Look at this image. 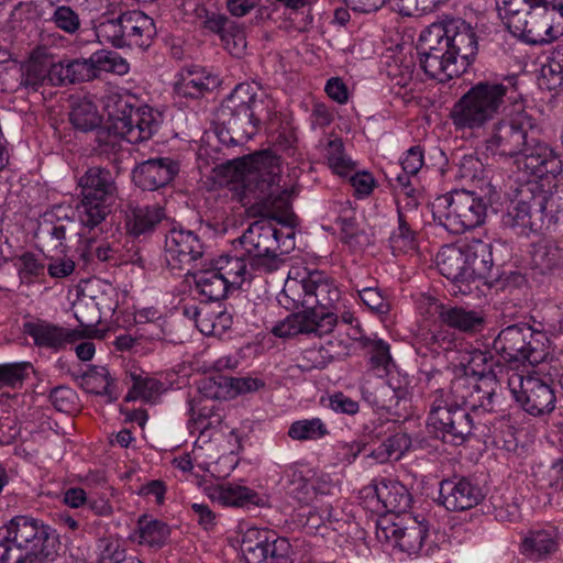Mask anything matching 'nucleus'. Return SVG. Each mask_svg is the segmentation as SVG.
I'll list each match as a JSON object with an SVG mask.
<instances>
[{
  "label": "nucleus",
  "mask_w": 563,
  "mask_h": 563,
  "mask_svg": "<svg viewBox=\"0 0 563 563\" xmlns=\"http://www.w3.org/2000/svg\"><path fill=\"white\" fill-rule=\"evenodd\" d=\"M517 77L483 80L472 86L452 107L450 119L456 131H478L493 122L485 150L494 156L516 157L518 170L527 177L563 174V154L548 144L529 140L530 118L522 111L505 113L506 104H517Z\"/></svg>",
  "instance_id": "nucleus-1"
},
{
  "label": "nucleus",
  "mask_w": 563,
  "mask_h": 563,
  "mask_svg": "<svg viewBox=\"0 0 563 563\" xmlns=\"http://www.w3.org/2000/svg\"><path fill=\"white\" fill-rule=\"evenodd\" d=\"M420 66L429 77L445 82L463 74L478 51L474 27L461 18H446L420 35Z\"/></svg>",
  "instance_id": "nucleus-2"
},
{
  "label": "nucleus",
  "mask_w": 563,
  "mask_h": 563,
  "mask_svg": "<svg viewBox=\"0 0 563 563\" xmlns=\"http://www.w3.org/2000/svg\"><path fill=\"white\" fill-rule=\"evenodd\" d=\"M228 170L238 184L241 203L260 212L284 209L294 192L292 185L282 177L279 158L271 151L231 161Z\"/></svg>",
  "instance_id": "nucleus-3"
},
{
  "label": "nucleus",
  "mask_w": 563,
  "mask_h": 563,
  "mask_svg": "<svg viewBox=\"0 0 563 563\" xmlns=\"http://www.w3.org/2000/svg\"><path fill=\"white\" fill-rule=\"evenodd\" d=\"M492 243L470 239L455 245H445L437 254V266L452 284L454 295L479 296L487 285L494 266Z\"/></svg>",
  "instance_id": "nucleus-4"
},
{
  "label": "nucleus",
  "mask_w": 563,
  "mask_h": 563,
  "mask_svg": "<svg viewBox=\"0 0 563 563\" xmlns=\"http://www.w3.org/2000/svg\"><path fill=\"white\" fill-rule=\"evenodd\" d=\"M544 177L530 180L519 190V199L512 203L505 223L517 234L529 235L543 229L550 230L563 218V199L553 191Z\"/></svg>",
  "instance_id": "nucleus-5"
},
{
  "label": "nucleus",
  "mask_w": 563,
  "mask_h": 563,
  "mask_svg": "<svg viewBox=\"0 0 563 563\" xmlns=\"http://www.w3.org/2000/svg\"><path fill=\"white\" fill-rule=\"evenodd\" d=\"M49 527L29 517L16 516L0 528V561L2 563H42Z\"/></svg>",
  "instance_id": "nucleus-6"
},
{
  "label": "nucleus",
  "mask_w": 563,
  "mask_h": 563,
  "mask_svg": "<svg viewBox=\"0 0 563 563\" xmlns=\"http://www.w3.org/2000/svg\"><path fill=\"white\" fill-rule=\"evenodd\" d=\"M108 129L129 143L150 140L161 125V114L145 106L135 108L131 97L109 93L104 98Z\"/></svg>",
  "instance_id": "nucleus-7"
},
{
  "label": "nucleus",
  "mask_w": 563,
  "mask_h": 563,
  "mask_svg": "<svg viewBox=\"0 0 563 563\" xmlns=\"http://www.w3.org/2000/svg\"><path fill=\"white\" fill-rule=\"evenodd\" d=\"M459 354L461 356L452 357V362H459L478 378L467 376L456 378L452 385L456 398L473 409L494 410L496 390L493 385L496 383L489 365L493 361L492 356L481 350H461Z\"/></svg>",
  "instance_id": "nucleus-8"
},
{
  "label": "nucleus",
  "mask_w": 563,
  "mask_h": 563,
  "mask_svg": "<svg viewBox=\"0 0 563 563\" xmlns=\"http://www.w3.org/2000/svg\"><path fill=\"white\" fill-rule=\"evenodd\" d=\"M507 27L528 44H549L563 34V0L555 5L523 3Z\"/></svg>",
  "instance_id": "nucleus-9"
},
{
  "label": "nucleus",
  "mask_w": 563,
  "mask_h": 563,
  "mask_svg": "<svg viewBox=\"0 0 563 563\" xmlns=\"http://www.w3.org/2000/svg\"><path fill=\"white\" fill-rule=\"evenodd\" d=\"M282 295L294 308L302 307L308 313L332 312L338 318L341 292L322 273L312 272L301 278L289 276Z\"/></svg>",
  "instance_id": "nucleus-10"
},
{
  "label": "nucleus",
  "mask_w": 563,
  "mask_h": 563,
  "mask_svg": "<svg viewBox=\"0 0 563 563\" xmlns=\"http://www.w3.org/2000/svg\"><path fill=\"white\" fill-rule=\"evenodd\" d=\"M81 201L77 206L79 222L86 228L101 223L114 201L118 188L112 173L100 166L89 167L79 178Z\"/></svg>",
  "instance_id": "nucleus-11"
},
{
  "label": "nucleus",
  "mask_w": 563,
  "mask_h": 563,
  "mask_svg": "<svg viewBox=\"0 0 563 563\" xmlns=\"http://www.w3.org/2000/svg\"><path fill=\"white\" fill-rule=\"evenodd\" d=\"M487 212L485 200L470 190H453L433 202V216L453 234H461L484 223Z\"/></svg>",
  "instance_id": "nucleus-12"
},
{
  "label": "nucleus",
  "mask_w": 563,
  "mask_h": 563,
  "mask_svg": "<svg viewBox=\"0 0 563 563\" xmlns=\"http://www.w3.org/2000/svg\"><path fill=\"white\" fill-rule=\"evenodd\" d=\"M464 407L450 404L443 390H437L430 406L428 426L434 435L443 442L462 444L473 432L474 417L470 410L477 412L463 401Z\"/></svg>",
  "instance_id": "nucleus-13"
},
{
  "label": "nucleus",
  "mask_w": 563,
  "mask_h": 563,
  "mask_svg": "<svg viewBox=\"0 0 563 563\" xmlns=\"http://www.w3.org/2000/svg\"><path fill=\"white\" fill-rule=\"evenodd\" d=\"M101 42L114 47L146 48L151 45L156 27L152 18L139 10H130L117 18L102 20L96 27Z\"/></svg>",
  "instance_id": "nucleus-14"
},
{
  "label": "nucleus",
  "mask_w": 563,
  "mask_h": 563,
  "mask_svg": "<svg viewBox=\"0 0 563 563\" xmlns=\"http://www.w3.org/2000/svg\"><path fill=\"white\" fill-rule=\"evenodd\" d=\"M494 349L507 361L537 365L549 355L545 333L527 323H517L503 329L494 340Z\"/></svg>",
  "instance_id": "nucleus-15"
},
{
  "label": "nucleus",
  "mask_w": 563,
  "mask_h": 563,
  "mask_svg": "<svg viewBox=\"0 0 563 563\" xmlns=\"http://www.w3.org/2000/svg\"><path fill=\"white\" fill-rule=\"evenodd\" d=\"M256 93L250 84H240L225 100L222 113L225 120L227 132L219 133L220 141L236 145L250 140L257 129L258 120L255 118Z\"/></svg>",
  "instance_id": "nucleus-16"
},
{
  "label": "nucleus",
  "mask_w": 563,
  "mask_h": 563,
  "mask_svg": "<svg viewBox=\"0 0 563 563\" xmlns=\"http://www.w3.org/2000/svg\"><path fill=\"white\" fill-rule=\"evenodd\" d=\"M278 233V230L269 221L257 220L250 224L234 243L262 272H274L283 263L277 254Z\"/></svg>",
  "instance_id": "nucleus-17"
},
{
  "label": "nucleus",
  "mask_w": 563,
  "mask_h": 563,
  "mask_svg": "<svg viewBox=\"0 0 563 563\" xmlns=\"http://www.w3.org/2000/svg\"><path fill=\"white\" fill-rule=\"evenodd\" d=\"M427 534V525L411 517L407 521L396 522L385 516L376 522L375 537L385 551H398L408 555L417 554L421 550Z\"/></svg>",
  "instance_id": "nucleus-18"
},
{
  "label": "nucleus",
  "mask_w": 563,
  "mask_h": 563,
  "mask_svg": "<svg viewBox=\"0 0 563 563\" xmlns=\"http://www.w3.org/2000/svg\"><path fill=\"white\" fill-rule=\"evenodd\" d=\"M507 375L508 389L526 412L542 416L555 408V395L547 382L533 374L523 375L515 371Z\"/></svg>",
  "instance_id": "nucleus-19"
},
{
  "label": "nucleus",
  "mask_w": 563,
  "mask_h": 563,
  "mask_svg": "<svg viewBox=\"0 0 563 563\" xmlns=\"http://www.w3.org/2000/svg\"><path fill=\"white\" fill-rule=\"evenodd\" d=\"M284 486L291 498L303 505L313 503L318 496L330 495L334 489L329 474L295 466L285 472Z\"/></svg>",
  "instance_id": "nucleus-20"
},
{
  "label": "nucleus",
  "mask_w": 563,
  "mask_h": 563,
  "mask_svg": "<svg viewBox=\"0 0 563 563\" xmlns=\"http://www.w3.org/2000/svg\"><path fill=\"white\" fill-rule=\"evenodd\" d=\"M336 317L332 312L308 313L306 310L287 316L272 328L278 338H292L299 334L323 336L333 331Z\"/></svg>",
  "instance_id": "nucleus-21"
},
{
  "label": "nucleus",
  "mask_w": 563,
  "mask_h": 563,
  "mask_svg": "<svg viewBox=\"0 0 563 563\" xmlns=\"http://www.w3.org/2000/svg\"><path fill=\"white\" fill-rule=\"evenodd\" d=\"M165 260L172 269H185L199 260L205 246L198 234L183 228H173L165 236Z\"/></svg>",
  "instance_id": "nucleus-22"
},
{
  "label": "nucleus",
  "mask_w": 563,
  "mask_h": 563,
  "mask_svg": "<svg viewBox=\"0 0 563 563\" xmlns=\"http://www.w3.org/2000/svg\"><path fill=\"white\" fill-rule=\"evenodd\" d=\"M482 489L466 478L444 479L440 484L439 500L450 511H463L477 506Z\"/></svg>",
  "instance_id": "nucleus-23"
},
{
  "label": "nucleus",
  "mask_w": 563,
  "mask_h": 563,
  "mask_svg": "<svg viewBox=\"0 0 563 563\" xmlns=\"http://www.w3.org/2000/svg\"><path fill=\"white\" fill-rule=\"evenodd\" d=\"M178 173L172 158H151L140 163L132 172L134 184L143 190H156L168 185Z\"/></svg>",
  "instance_id": "nucleus-24"
},
{
  "label": "nucleus",
  "mask_w": 563,
  "mask_h": 563,
  "mask_svg": "<svg viewBox=\"0 0 563 563\" xmlns=\"http://www.w3.org/2000/svg\"><path fill=\"white\" fill-rule=\"evenodd\" d=\"M233 245V254H223L211 263L233 289H239L245 283H250L255 272L261 271V268L253 265V261L244 255L234 242Z\"/></svg>",
  "instance_id": "nucleus-25"
},
{
  "label": "nucleus",
  "mask_w": 563,
  "mask_h": 563,
  "mask_svg": "<svg viewBox=\"0 0 563 563\" xmlns=\"http://www.w3.org/2000/svg\"><path fill=\"white\" fill-rule=\"evenodd\" d=\"M219 79L206 68L192 65L181 68L176 75L174 91L184 98L197 99L214 89Z\"/></svg>",
  "instance_id": "nucleus-26"
},
{
  "label": "nucleus",
  "mask_w": 563,
  "mask_h": 563,
  "mask_svg": "<svg viewBox=\"0 0 563 563\" xmlns=\"http://www.w3.org/2000/svg\"><path fill=\"white\" fill-rule=\"evenodd\" d=\"M430 309L444 324L459 331L476 333L484 328L485 319L481 311L443 305L434 299H430Z\"/></svg>",
  "instance_id": "nucleus-27"
},
{
  "label": "nucleus",
  "mask_w": 563,
  "mask_h": 563,
  "mask_svg": "<svg viewBox=\"0 0 563 563\" xmlns=\"http://www.w3.org/2000/svg\"><path fill=\"white\" fill-rule=\"evenodd\" d=\"M23 330L33 339L35 345L52 350H59L78 336L76 331L40 319L25 322Z\"/></svg>",
  "instance_id": "nucleus-28"
},
{
  "label": "nucleus",
  "mask_w": 563,
  "mask_h": 563,
  "mask_svg": "<svg viewBox=\"0 0 563 563\" xmlns=\"http://www.w3.org/2000/svg\"><path fill=\"white\" fill-rule=\"evenodd\" d=\"M69 211L71 210L68 207L55 206L51 211L46 212L38 227V239L51 242L54 249L63 246L67 232L74 227Z\"/></svg>",
  "instance_id": "nucleus-29"
},
{
  "label": "nucleus",
  "mask_w": 563,
  "mask_h": 563,
  "mask_svg": "<svg viewBox=\"0 0 563 563\" xmlns=\"http://www.w3.org/2000/svg\"><path fill=\"white\" fill-rule=\"evenodd\" d=\"M374 494L382 504V510L402 514L410 507L411 496L408 489L393 478H380L374 484Z\"/></svg>",
  "instance_id": "nucleus-30"
},
{
  "label": "nucleus",
  "mask_w": 563,
  "mask_h": 563,
  "mask_svg": "<svg viewBox=\"0 0 563 563\" xmlns=\"http://www.w3.org/2000/svg\"><path fill=\"white\" fill-rule=\"evenodd\" d=\"M96 77L95 63L90 62V56L52 65L51 84L54 86L89 81Z\"/></svg>",
  "instance_id": "nucleus-31"
},
{
  "label": "nucleus",
  "mask_w": 563,
  "mask_h": 563,
  "mask_svg": "<svg viewBox=\"0 0 563 563\" xmlns=\"http://www.w3.org/2000/svg\"><path fill=\"white\" fill-rule=\"evenodd\" d=\"M561 533L556 527L545 526L528 532L521 542L522 552L531 559L540 560L558 550Z\"/></svg>",
  "instance_id": "nucleus-32"
},
{
  "label": "nucleus",
  "mask_w": 563,
  "mask_h": 563,
  "mask_svg": "<svg viewBox=\"0 0 563 563\" xmlns=\"http://www.w3.org/2000/svg\"><path fill=\"white\" fill-rule=\"evenodd\" d=\"M290 544L285 538L267 537L262 544L242 551L246 563H288Z\"/></svg>",
  "instance_id": "nucleus-33"
},
{
  "label": "nucleus",
  "mask_w": 563,
  "mask_h": 563,
  "mask_svg": "<svg viewBox=\"0 0 563 563\" xmlns=\"http://www.w3.org/2000/svg\"><path fill=\"white\" fill-rule=\"evenodd\" d=\"M207 496L221 506L244 507L258 505L260 496L246 486L225 483L206 488Z\"/></svg>",
  "instance_id": "nucleus-34"
},
{
  "label": "nucleus",
  "mask_w": 563,
  "mask_h": 563,
  "mask_svg": "<svg viewBox=\"0 0 563 563\" xmlns=\"http://www.w3.org/2000/svg\"><path fill=\"white\" fill-rule=\"evenodd\" d=\"M318 151L333 174L346 177L354 172L355 163L345 153L344 144L340 137L320 140Z\"/></svg>",
  "instance_id": "nucleus-35"
},
{
  "label": "nucleus",
  "mask_w": 563,
  "mask_h": 563,
  "mask_svg": "<svg viewBox=\"0 0 563 563\" xmlns=\"http://www.w3.org/2000/svg\"><path fill=\"white\" fill-rule=\"evenodd\" d=\"M188 411L190 415L189 427L192 432L197 431L203 434L219 428L223 420V415L214 402L192 398L188 400Z\"/></svg>",
  "instance_id": "nucleus-36"
},
{
  "label": "nucleus",
  "mask_w": 563,
  "mask_h": 563,
  "mask_svg": "<svg viewBox=\"0 0 563 563\" xmlns=\"http://www.w3.org/2000/svg\"><path fill=\"white\" fill-rule=\"evenodd\" d=\"M196 290L206 300L217 301L223 299L227 294L233 289L229 283H227L223 275L216 271L214 265L205 269H200L194 275Z\"/></svg>",
  "instance_id": "nucleus-37"
},
{
  "label": "nucleus",
  "mask_w": 563,
  "mask_h": 563,
  "mask_svg": "<svg viewBox=\"0 0 563 563\" xmlns=\"http://www.w3.org/2000/svg\"><path fill=\"white\" fill-rule=\"evenodd\" d=\"M532 263L541 273L563 267V235L537 242L533 245Z\"/></svg>",
  "instance_id": "nucleus-38"
},
{
  "label": "nucleus",
  "mask_w": 563,
  "mask_h": 563,
  "mask_svg": "<svg viewBox=\"0 0 563 563\" xmlns=\"http://www.w3.org/2000/svg\"><path fill=\"white\" fill-rule=\"evenodd\" d=\"M164 218V210L157 205L136 206L126 214V228L131 235L139 236L152 232Z\"/></svg>",
  "instance_id": "nucleus-39"
},
{
  "label": "nucleus",
  "mask_w": 563,
  "mask_h": 563,
  "mask_svg": "<svg viewBox=\"0 0 563 563\" xmlns=\"http://www.w3.org/2000/svg\"><path fill=\"white\" fill-rule=\"evenodd\" d=\"M422 344L434 355H444L452 362L455 354L461 353L462 341L450 329L440 328L422 335Z\"/></svg>",
  "instance_id": "nucleus-40"
},
{
  "label": "nucleus",
  "mask_w": 563,
  "mask_h": 563,
  "mask_svg": "<svg viewBox=\"0 0 563 563\" xmlns=\"http://www.w3.org/2000/svg\"><path fill=\"white\" fill-rule=\"evenodd\" d=\"M169 534L170 530L166 523L144 515L139 518L137 528L130 534V539L143 545L162 547Z\"/></svg>",
  "instance_id": "nucleus-41"
},
{
  "label": "nucleus",
  "mask_w": 563,
  "mask_h": 563,
  "mask_svg": "<svg viewBox=\"0 0 563 563\" xmlns=\"http://www.w3.org/2000/svg\"><path fill=\"white\" fill-rule=\"evenodd\" d=\"M69 121L76 130L89 132L100 126L102 118L91 100L76 98L71 102Z\"/></svg>",
  "instance_id": "nucleus-42"
},
{
  "label": "nucleus",
  "mask_w": 563,
  "mask_h": 563,
  "mask_svg": "<svg viewBox=\"0 0 563 563\" xmlns=\"http://www.w3.org/2000/svg\"><path fill=\"white\" fill-rule=\"evenodd\" d=\"M81 387L96 395L107 396L110 401L118 398V390L108 368L95 366L81 376Z\"/></svg>",
  "instance_id": "nucleus-43"
},
{
  "label": "nucleus",
  "mask_w": 563,
  "mask_h": 563,
  "mask_svg": "<svg viewBox=\"0 0 563 563\" xmlns=\"http://www.w3.org/2000/svg\"><path fill=\"white\" fill-rule=\"evenodd\" d=\"M196 324L205 335L222 336L232 325V316L225 310L196 311Z\"/></svg>",
  "instance_id": "nucleus-44"
},
{
  "label": "nucleus",
  "mask_w": 563,
  "mask_h": 563,
  "mask_svg": "<svg viewBox=\"0 0 563 563\" xmlns=\"http://www.w3.org/2000/svg\"><path fill=\"white\" fill-rule=\"evenodd\" d=\"M409 437L405 433H396L375 448L371 453V457L377 463H386L391 460L397 461L409 449Z\"/></svg>",
  "instance_id": "nucleus-45"
},
{
  "label": "nucleus",
  "mask_w": 563,
  "mask_h": 563,
  "mask_svg": "<svg viewBox=\"0 0 563 563\" xmlns=\"http://www.w3.org/2000/svg\"><path fill=\"white\" fill-rule=\"evenodd\" d=\"M294 441H318L329 434L325 423L320 418L294 421L287 432Z\"/></svg>",
  "instance_id": "nucleus-46"
},
{
  "label": "nucleus",
  "mask_w": 563,
  "mask_h": 563,
  "mask_svg": "<svg viewBox=\"0 0 563 563\" xmlns=\"http://www.w3.org/2000/svg\"><path fill=\"white\" fill-rule=\"evenodd\" d=\"M90 62L95 63L96 75L100 73H112L123 76L129 73L130 65L119 53L100 49L90 55Z\"/></svg>",
  "instance_id": "nucleus-47"
},
{
  "label": "nucleus",
  "mask_w": 563,
  "mask_h": 563,
  "mask_svg": "<svg viewBox=\"0 0 563 563\" xmlns=\"http://www.w3.org/2000/svg\"><path fill=\"white\" fill-rule=\"evenodd\" d=\"M389 243L395 254L408 252L416 246V232L400 209H398V227L391 232Z\"/></svg>",
  "instance_id": "nucleus-48"
},
{
  "label": "nucleus",
  "mask_w": 563,
  "mask_h": 563,
  "mask_svg": "<svg viewBox=\"0 0 563 563\" xmlns=\"http://www.w3.org/2000/svg\"><path fill=\"white\" fill-rule=\"evenodd\" d=\"M223 380H228V376H211L200 379L197 387L199 396L195 398L208 402H214L218 399H229V383Z\"/></svg>",
  "instance_id": "nucleus-49"
},
{
  "label": "nucleus",
  "mask_w": 563,
  "mask_h": 563,
  "mask_svg": "<svg viewBox=\"0 0 563 563\" xmlns=\"http://www.w3.org/2000/svg\"><path fill=\"white\" fill-rule=\"evenodd\" d=\"M164 391V384L156 378H135L125 400L131 401L142 399L146 402H155Z\"/></svg>",
  "instance_id": "nucleus-50"
},
{
  "label": "nucleus",
  "mask_w": 563,
  "mask_h": 563,
  "mask_svg": "<svg viewBox=\"0 0 563 563\" xmlns=\"http://www.w3.org/2000/svg\"><path fill=\"white\" fill-rule=\"evenodd\" d=\"M371 368L377 376L389 374L393 361L389 353V345L382 339H375L371 344Z\"/></svg>",
  "instance_id": "nucleus-51"
},
{
  "label": "nucleus",
  "mask_w": 563,
  "mask_h": 563,
  "mask_svg": "<svg viewBox=\"0 0 563 563\" xmlns=\"http://www.w3.org/2000/svg\"><path fill=\"white\" fill-rule=\"evenodd\" d=\"M99 563H124L125 548L123 540L117 537H107L99 540Z\"/></svg>",
  "instance_id": "nucleus-52"
},
{
  "label": "nucleus",
  "mask_w": 563,
  "mask_h": 563,
  "mask_svg": "<svg viewBox=\"0 0 563 563\" xmlns=\"http://www.w3.org/2000/svg\"><path fill=\"white\" fill-rule=\"evenodd\" d=\"M16 268L22 280L38 276L44 271V263L37 255L31 252H24L10 258Z\"/></svg>",
  "instance_id": "nucleus-53"
},
{
  "label": "nucleus",
  "mask_w": 563,
  "mask_h": 563,
  "mask_svg": "<svg viewBox=\"0 0 563 563\" xmlns=\"http://www.w3.org/2000/svg\"><path fill=\"white\" fill-rule=\"evenodd\" d=\"M49 401L60 412L70 413L77 407V394L67 386H57L49 393Z\"/></svg>",
  "instance_id": "nucleus-54"
},
{
  "label": "nucleus",
  "mask_w": 563,
  "mask_h": 563,
  "mask_svg": "<svg viewBox=\"0 0 563 563\" xmlns=\"http://www.w3.org/2000/svg\"><path fill=\"white\" fill-rule=\"evenodd\" d=\"M338 223L341 229V240L351 249L357 250L367 243V236L360 232L353 218H339Z\"/></svg>",
  "instance_id": "nucleus-55"
},
{
  "label": "nucleus",
  "mask_w": 563,
  "mask_h": 563,
  "mask_svg": "<svg viewBox=\"0 0 563 563\" xmlns=\"http://www.w3.org/2000/svg\"><path fill=\"white\" fill-rule=\"evenodd\" d=\"M30 368L31 364L27 362L0 365V387L21 385Z\"/></svg>",
  "instance_id": "nucleus-56"
},
{
  "label": "nucleus",
  "mask_w": 563,
  "mask_h": 563,
  "mask_svg": "<svg viewBox=\"0 0 563 563\" xmlns=\"http://www.w3.org/2000/svg\"><path fill=\"white\" fill-rule=\"evenodd\" d=\"M51 20L56 27L68 34H75L80 27L79 15L68 5L57 7Z\"/></svg>",
  "instance_id": "nucleus-57"
},
{
  "label": "nucleus",
  "mask_w": 563,
  "mask_h": 563,
  "mask_svg": "<svg viewBox=\"0 0 563 563\" xmlns=\"http://www.w3.org/2000/svg\"><path fill=\"white\" fill-rule=\"evenodd\" d=\"M221 42L224 48L234 57H242L246 51V35L243 27L235 25L222 35Z\"/></svg>",
  "instance_id": "nucleus-58"
},
{
  "label": "nucleus",
  "mask_w": 563,
  "mask_h": 563,
  "mask_svg": "<svg viewBox=\"0 0 563 563\" xmlns=\"http://www.w3.org/2000/svg\"><path fill=\"white\" fill-rule=\"evenodd\" d=\"M540 85L549 90L563 86V68L552 55L541 68Z\"/></svg>",
  "instance_id": "nucleus-59"
},
{
  "label": "nucleus",
  "mask_w": 563,
  "mask_h": 563,
  "mask_svg": "<svg viewBox=\"0 0 563 563\" xmlns=\"http://www.w3.org/2000/svg\"><path fill=\"white\" fill-rule=\"evenodd\" d=\"M225 383V380H223ZM230 387V398H234L238 395L249 394L260 390L265 386L264 380L257 377H229L228 380Z\"/></svg>",
  "instance_id": "nucleus-60"
},
{
  "label": "nucleus",
  "mask_w": 563,
  "mask_h": 563,
  "mask_svg": "<svg viewBox=\"0 0 563 563\" xmlns=\"http://www.w3.org/2000/svg\"><path fill=\"white\" fill-rule=\"evenodd\" d=\"M373 407L382 409H391L396 404V394L393 387L385 384V380H379L374 387L373 399H369Z\"/></svg>",
  "instance_id": "nucleus-61"
},
{
  "label": "nucleus",
  "mask_w": 563,
  "mask_h": 563,
  "mask_svg": "<svg viewBox=\"0 0 563 563\" xmlns=\"http://www.w3.org/2000/svg\"><path fill=\"white\" fill-rule=\"evenodd\" d=\"M52 66L46 68L42 64H31L27 66L23 76L22 82L24 86L37 90V88L44 84L45 80L51 82Z\"/></svg>",
  "instance_id": "nucleus-62"
},
{
  "label": "nucleus",
  "mask_w": 563,
  "mask_h": 563,
  "mask_svg": "<svg viewBox=\"0 0 563 563\" xmlns=\"http://www.w3.org/2000/svg\"><path fill=\"white\" fill-rule=\"evenodd\" d=\"M357 292L362 302L371 310L379 313H386L388 311V305L377 288L364 287L357 290Z\"/></svg>",
  "instance_id": "nucleus-63"
},
{
  "label": "nucleus",
  "mask_w": 563,
  "mask_h": 563,
  "mask_svg": "<svg viewBox=\"0 0 563 563\" xmlns=\"http://www.w3.org/2000/svg\"><path fill=\"white\" fill-rule=\"evenodd\" d=\"M329 407L336 413H344L349 416H354L360 410L358 402L343 393H335L331 395L329 397Z\"/></svg>",
  "instance_id": "nucleus-64"
}]
</instances>
